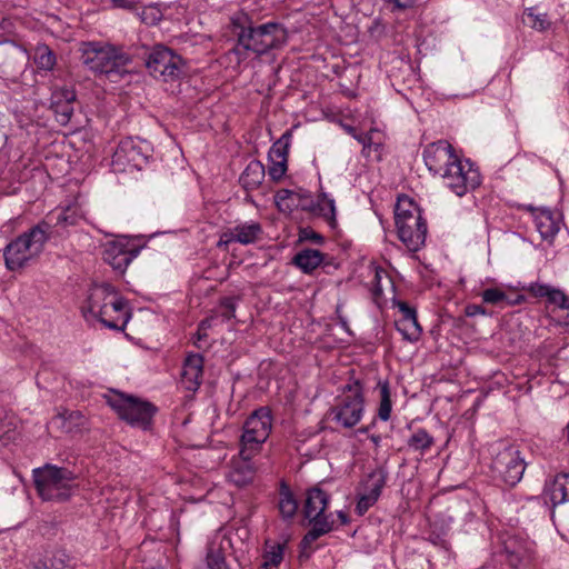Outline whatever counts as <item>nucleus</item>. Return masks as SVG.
<instances>
[{"label": "nucleus", "mask_w": 569, "mask_h": 569, "mask_svg": "<svg viewBox=\"0 0 569 569\" xmlns=\"http://www.w3.org/2000/svg\"><path fill=\"white\" fill-rule=\"evenodd\" d=\"M182 66L181 58L164 47H157L144 63L153 78L164 82L178 79L182 73Z\"/></svg>", "instance_id": "obj_11"}, {"label": "nucleus", "mask_w": 569, "mask_h": 569, "mask_svg": "<svg viewBox=\"0 0 569 569\" xmlns=\"http://www.w3.org/2000/svg\"><path fill=\"white\" fill-rule=\"evenodd\" d=\"M74 421L76 426L82 425L83 416L79 411H64L62 413H59L54 419L53 422L60 423L62 428L66 429V431H71V426H67V422L71 423Z\"/></svg>", "instance_id": "obj_41"}, {"label": "nucleus", "mask_w": 569, "mask_h": 569, "mask_svg": "<svg viewBox=\"0 0 569 569\" xmlns=\"http://www.w3.org/2000/svg\"><path fill=\"white\" fill-rule=\"evenodd\" d=\"M466 313L469 317H475V316H478V315H485L486 311H485L483 307H481L479 305H470V306L467 307Z\"/></svg>", "instance_id": "obj_54"}, {"label": "nucleus", "mask_w": 569, "mask_h": 569, "mask_svg": "<svg viewBox=\"0 0 569 569\" xmlns=\"http://www.w3.org/2000/svg\"><path fill=\"white\" fill-rule=\"evenodd\" d=\"M271 166L269 167L268 173L270 178L274 181L280 180L287 171V161L281 160H270Z\"/></svg>", "instance_id": "obj_45"}, {"label": "nucleus", "mask_w": 569, "mask_h": 569, "mask_svg": "<svg viewBox=\"0 0 569 569\" xmlns=\"http://www.w3.org/2000/svg\"><path fill=\"white\" fill-rule=\"evenodd\" d=\"M542 496L553 507L569 501V473H559L546 481Z\"/></svg>", "instance_id": "obj_20"}, {"label": "nucleus", "mask_w": 569, "mask_h": 569, "mask_svg": "<svg viewBox=\"0 0 569 569\" xmlns=\"http://www.w3.org/2000/svg\"><path fill=\"white\" fill-rule=\"evenodd\" d=\"M380 402L378 408V417L382 421H388L392 411L391 391L388 381H379Z\"/></svg>", "instance_id": "obj_32"}, {"label": "nucleus", "mask_w": 569, "mask_h": 569, "mask_svg": "<svg viewBox=\"0 0 569 569\" xmlns=\"http://www.w3.org/2000/svg\"><path fill=\"white\" fill-rule=\"evenodd\" d=\"M425 164L433 174H440L447 188L458 197L481 183L480 173L469 162L463 163L446 140L431 142L422 152Z\"/></svg>", "instance_id": "obj_1"}, {"label": "nucleus", "mask_w": 569, "mask_h": 569, "mask_svg": "<svg viewBox=\"0 0 569 569\" xmlns=\"http://www.w3.org/2000/svg\"><path fill=\"white\" fill-rule=\"evenodd\" d=\"M82 218L80 207L77 203H71L50 211L37 226L44 231L46 237L49 239L51 233H58L60 230L76 226Z\"/></svg>", "instance_id": "obj_14"}, {"label": "nucleus", "mask_w": 569, "mask_h": 569, "mask_svg": "<svg viewBox=\"0 0 569 569\" xmlns=\"http://www.w3.org/2000/svg\"><path fill=\"white\" fill-rule=\"evenodd\" d=\"M47 241L44 231L36 224L6 247V267L11 271L24 267L28 261L42 252Z\"/></svg>", "instance_id": "obj_6"}, {"label": "nucleus", "mask_w": 569, "mask_h": 569, "mask_svg": "<svg viewBox=\"0 0 569 569\" xmlns=\"http://www.w3.org/2000/svg\"><path fill=\"white\" fill-rule=\"evenodd\" d=\"M81 312L87 322H99L116 331H122L131 317L128 301L112 284L106 282L89 288Z\"/></svg>", "instance_id": "obj_2"}, {"label": "nucleus", "mask_w": 569, "mask_h": 569, "mask_svg": "<svg viewBox=\"0 0 569 569\" xmlns=\"http://www.w3.org/2000/svg\"><path fill=\"white\" fill-rule=\"evenodd\" d=\"M522 22L537 32H546L549 30L551 22L547 19L546 13H536L533 8L526 10L522 14Z\"/></svg>", "instance_id": "obj_31"}, {"label": "nucleus", "mask_w": 569, "mask_h": 569, "mask_svg": "<svg viewBox=\"0 0 569 569\" xmlns=\"http://www.w3.org/2000/svg\"><path fill=\"white\" fill-rule=\"evenodd\" d=\"M253 457L239 453V458L232 459L227 475L229 482L237 487H244L253 480L256 475V467L251 461Z\"/></svg>", "instance_id": "obj_19"}, {"label": "nucleus", "mask_w": 569, "mask_h": 569, "mask_svg": "<svg viewBox=\"0 0 569 569\" xmlns=\"http://www.w3.org/2000/svg\"><path fill=\"white\" fill-rule=\"evenodd\" d=\"M162 18L161 10L156 6L144 7V23L156 24Z\"/></svg>", "instance_id": "obj_46"}, {"label": "nucleus", "mask_w": 569, "mask_h": 569, "mask_svg": "<svg viewBox=\"0 0 569 569\" xmlns=\"http://www.w3.org/2000/svg\"><path fill=\"white\" fill-rule=\"evenodd\" d=\"M563 302H555L552 318L561 326H569V297L565 295Z\"/></svg>", "instance_id": "obj_40"}, {"label": "nucleus", "mask_w": 569, "mask_h": 569, "mask_svg": "<svg viewBox=\"0 0 569 569\" xmlns=\"http://www.w3.org/2000/svg\"><path fill=\"white\" fill-rule=\"evenodd\" d=\"M139 252V244L127 237H119L104 243L102 257L114 270L123 272Z\"/></svg>", "instance_id": "obj_12"}, {"label": "nucleus", "mask_w": 569, "mask_h": 569, "mask_svg": "<svg viewBox=\"0 0 569 569\" xmlns=\"http://www.w3.org/2000/svg\"><path fill=\"white\" fill-rule=\"evenodd\" d=\"M369 429H370V427L367 426V427L360 428L359 431L362 432V433H367L369 431Z\"/></svg>", "instance_id": "obj_61"}, {"label": "nucleus", "mask_w": 569, "mask_h": 569, "mask_svg": "<svg viewBox=\"0 0 569 569\" xmlns=\"http://www.w3.org/2000/svg\"><path fill=\"white\" fill-rule=\"evenodd\" d=\"M103 397L120 419L132 426L140 425L142 421V401L140 399L117 390H110Z\"/></svg>", "instance_id": "obj_15"}, {"label": "nucleus", "mask_w": 569, "mask_h": 569, "mask_svg": "<svg viewBox=\"0 0 569 569\" xmlns=\"http://www.w3.org/2000/svg\"><path fill=\"white\" fill-rule=\"evenodd\" d=\"M293 196V192L287 189H282L276 194V202L280 210H289L290 206L287 203V200Z\"/></svg>", "instance_id": "obj_47"}, {"label": "nucleus", "mask_w": 569, "mask_h": 569, "mask_svg": "<svg viewBox=\"0 0 569 569\" xmlns=\"http://www.w3.org/2000/svg\"><path fill=\"white\" fill-rule=\"evenodd\" d=\"M317 206L319 213L329 222L332 228L336 227L337 220L335 200L329 198L326 193H322L318 198Z\"/></svg>", "instance_id": "obj_36"}, {"label": "nucleus", "mask_w": 569, "mask_h": 569, "mask_svg": "<svg viewBox=\"0 0 569 569\" xmlns=\"http://www.w3.org/2000/svg\"><path fill=\"white\" fill-rule=\"evenodd\" d=\"M130 61L126 53L110 44L98 41L83 43L82 62L98 73H121L122 68Z\"/></svg>", "instance_id": "obj_7"}, {"label": "nucleus", "mask_w": 569, "mask_h": 569, "mask_svg": "<svg viewBox=\"0 0 569 569\" xmlns=\"http://www.w3.org/2000/svg\"><path fill=\"white\" fill-rule=\"evenodd\" d=\"M365 399L362 387L359 381L348 383L342 388V395L338 402L331 408L332 420L343 428L355 427L362 418Z\"/></svg>", "instance_id": "obj_9"}, {"label": "nucleus", "mask_w": 569, "mask_h": 569, "mask_svg": "<svg viewBox=\"0 0 569 569\" xmlns=\"http://www.w3.org/2000/svg\"><path fill=\"white\" fill-rule=\"evenodd\" d=\"M264 178V167L260 161L252 160L240 176V183L246 190L257 189Z\"/></svg>", "instance_id": "obj_25"}, {"label": "nucleus", "mask_w": 569, "mask_h": 569, "mask_svg": "<svg viewBox=\"0 0 569 569\" xmlns=\"http://www.w3.org/2000/svg\"><path fill=\"white\" fill-rule=\"evenodd\" d=\"M291 132L286 131L270 148L269 160L287 161L288 150L291 142Z\"/></svg>", "instance_id": "obj_34"}, {"label": "nucleus", "mask_w": 569, "mask_h": 569, "mask_svg": "<svg viewBox=\"0 0 569 569\" xmlns=\"http://www.w3.org/2000/svg\"><path fill=\"white\" fill-rule=\"evenodd\" d=\"M199 569H229L221 543H209L204 565Z\"/></svg>", "instance_id": "obj_29"}, {"label": "nucleus", "mask_w": 569, "mask_h": 569, "mask_svg": "<svg viewBox=\"0 0 569 569\" xmlns=\"http://www.w3.org/2000/svg\"><path fill=\"white\" fill-rule=\"evenodd\" d=\"M34 63L39 69L49 71L56 64V56L52 50L49 49L48 46H38L34 51L33 57Z\"/></svg>", "instance_id": "obj_35"}, {"label": "nucleus", "mask_w": 569, "mask_h": 569, "mask_svg": "<svg viewBox=\"0 0 569 569\" xmlns=\"http://www.w3.org/2000/svg\"><path fill=\"white\" fill-rule=\"evenodd\" d=\"M521 208L532 213L536 228L541 238L548 242H552L560 230L559 217L548 208H535L531 204H523Z\"/></svg>", "instance_id": "obj_17"}, {"label": "nucleus", "mask_w": 569, "mask_h": 569, "mask_svg": "<svg viewBox=\"0 0 569 569\" xmlns=\"http://www.w3.org/2000/svg\"><path fill=\"white\" fill-rule=\"evenodd\" d=\"M231 229L237 242L241 244L254 243L262 233L261 224L254 221L240 223Z\"/></svg>", "instance_id": "obj_26"}, {"label": "nucleus", "mask_w": 569, "mask_h": 569, "mask_svg": "<svg viewBox=\"0 0 569 569\" xmlns=\"http://www.w3.org/2000/svg\"><path fill=\"white\" fill-rule=\"evenodd\" d=\"M140 0H111V7L116 9H123L134 11L138 8Z\"/></svg>", "instance_id": "obj_48"}, {"label": "nucleus", "mask_w": 569, "mask_h": 569, "mask_svg": "<svg viewBox=\"0 0 569 569\" xmlns=\"http://www.w3.org/2000/svg\"><path fill=\"white\" fill-rule=\"evenodd\" d=\"M231 242H237L236 238H234V234L232 232V229H229L228 231H226L224 233H222V236L220 237V240L218 241L217 246L219 248L223 247V246H228L229 243Z\"/></svg>", "instance_id": "obj_52"}, {"label": "nucleus", "mask_w": 569, "mask_h": 569, "mask_svg": "<svg viewBox=\"0 0 569 569\" xmlns=\"http://www.w3.org/2000/svg\"><path fill=\"white\" fill-rule=\"evenodd\" d=\"M272 567H263V565L261 566V569H271Z\"/></svg>", "instance_id": "obj_62"}, {"label": "nucleus", "mask_w": 569, "mask_h": 569, "mask_svg": "<svg viewBox=\"0 0 569 569\" xmlns=\"http://www.w3.org/2000/svg\"><path fill=\"white\" fill-rule=\"evenodd\" d=\"M346 131H347V132H348L352 138H355L358 142H359L360 137L366 136V133H359V132L357 131V129H356V128L350 127V126L346 127Z\"/></svg>", "instance_id": "obj_57"}, {"label": "nucleus", "mask_w": 569, "mask_h": 569, "mask_svg": "<svg viewBox=\"0 0 569 569\" xmlns=\"http://www.w3.org/2000/svg\"><path fill=\"white\" fill-rule=\"evenodd\" d=\"M386 481L387 472L383 469H377L361 482L356 506V512L359 516H363L378 501Z\"/></svg>", "instance_id": "obj_13"}, {"label": "nucleus", "mask_w": 569, "mask_h": 569, "mask_svg": "<svg viewBox=\"0 0 569 569\" xmlns=\"http://www.w3.org/2000/svg\"><path fill=\"white\" fill-rule=\"evenodd\" d=\"M272 428V417L268 408L254 410L246 420L240 438V455L256 456L268 439Z\"/></svg>", "instance_id": "obj_8"}, {"label": "nucleus", "mask_w": 569, "mask_h": 569, "mask_svg": "<svg viewBox=\"0 0 569 569\" xmlns=\"http://www.w3.org/2000/svg\"><path fill=\"white\" fill-rule=\"evenodd\" d=\"M158 409L149 401H144V431L150 429V419L157 413Z\"/></svg>", "instance_id": "obj_51"}, {"label": "nucleus", "mask_w": 569, "mask_h": 569, "mask_svg": "<svg viewBox=\"0 0 569 569\" xmlns=\"http://www.w3.org/2000/svg\"><path fill=\"white\" fill-rule=\"evenodd\" d=\"M395 223L400 241L410 250L418 251L427 237V222L418 204L408 196L398 197Z\"/></svg>", "instance_id": "obj_3"}, {"label": "nucleus", "mask_w": 569, "mask_h": 569, "mask_svg": "<svg viewBox=\"0 0 569 569\" xmlns=\"http://www.w3.org/2000/svg\"><path fill=\"white\" fill-rule=\"evenodd\" d=\"M279 511L283 519H292L298 510V502L290 488L282 482L279 490Z\"/></svg>", "instance_id": "obj_28"}, {"label": "nucleus", "mask_w": 569, "mask_h": 569, "mask_svg": "<svg viewBox=\"0 0 569 569\" xmlns=\"http://www.w3.org/2000/svg\"><path fill=\"white\" fill-rule=\"evenodd\" d=\"M274 46V41L266 42L261 38H237L233 50L239 57L247 58L249 52L260 56Z\"/></svg>", "instance_id": "obj_22"}, {"label": "nucleus", "mask_w": 569, "mask_h": 569, "mask_svg": "<svg viewBox=\"0 0 569 569\" xmlns=\"http://www.w3.org/2000/svg\"><path fill=\"white\" fill-rule=\"evenodd\" d=\"M36 569H73L70 559L63 551L56 552L49 560V563H43L42 568Z\"/></svg>", "instance_id": "obj_42"}, {"label": "nucleus", "mask_w": 569, "mask_h": 569, "mask_svg": "<svg viewBox=\"0 0 569 569\" xmlns=\"http://www.w3.org/2000/svg\"><path fill=\"white\" fill-rule=\"evenodd\" d=\"M203 357L199 353L190 355L183 363L182 380L188 390H197L202 381Z\"/></svg>", "instance_id": "obj_21"}, {"label": "nucleus", "mask_w": 569, "mask_h": 569, "mask_svg": "<svg viewBox=\"0 0 569 569\" xmlns=\"http://www.w3.org/2000/svg\"><path fill=\"white\" fill-rule=\"evenodd\" d=\"M397 307L401 313L399 319H417L416 309L410 307L407 302L398 301Z\"/></svg>", "instance_id": "obj_49"}, {"label": "nucleus", "mask_w": 569, "mask_h": 569, "mask_svg": "<svg viewBox=\"0 0 569 569\" xmlns=\"http://www.w3.org/2000/svg\"><path fill=\"white\" fill-rule=\"evenodd\" d=\"M233 36H270L286 33V30L274 22H268L254 28L249 16L244 12H237L230 21Z\"/></svg>", "instance_id": "obj_16"}, {"label": "nucleus", "mask_w": 569, "mask_h": 569, "mask_svg": "<svg viewBox=\"0 0 569 569\" xmlns=\"http://www.w3.org/2000/svg\"><path fill=\"white\" fill-rule=\"evenodd\" d=\"M73 103L74 101H66L61 104L50 107L56 114V120L66 126L69 123L72 114H73Z\"/></svg>", "instance_id": "obj_39"}, {"label": "nucleus", "mask_w": 569, "mask_h": 569, "mask_svg": "<svg viewBox=\"0 0 569 569\" xmlns=\"http://www.w3.org/2000/svg\"><path fill=\"white\" fill-rule=\"evenodd\" d=\"M507 562L513 569H526L532 560L531 543L518 538H510L505 542Z\"/></svg>", "instance_id": "obj_18"}, {"label": "nucleus", "mask_w": 569, "mask_h": 569, "mask_svg": "<svg viewBox=\"0 0 569 569\" xmlns=\"http://www.w3.org/2000/svg\"><path fill=\"white\" fill-rule=\"evenodd\" d=\"M329 499L330 496L319 487H313L307 491L303 515L312 528L303 536L300 542L303 550L311 548L317 539L333 529L332 513H326Z\"/></svg>", "instance_id": "obj_4"}, {"label": "nucleus", "mask_w": 569, "mask_h": 569, "mask_svg": "<svg viewBox=\"0 0 569 569\" xmlns=\"http://www.w3.org/2000/svg\"><path fill=\"white\" fill-rule=\"evenodd\" d=\"M338 518L340 519L342 525H346L349 522L348 515L345 511H338L337 512Z\"/></svg>", "instance_id": "obj_58"}, {"label": "nucleus", "mask_w": 569, "mask_h": 569, "mask_svg": "<svg viewBox=\"0 0 569 569\" xmlns=\"http://www.w3.org/2000/svg\"><path fill=\"white\" fill-rule=\"evenodd\" d=\"M369 439L373 442L376 447H378L381 441V437L379 435H371L369 436Z\"/></svg>", "instance_id": "obj_59"}, {"label": "nucleus", "mask_w": 569, "mask_h": 569, "mask_svg": "<svg viewBox=\"0 0 569 569\" xmlns=\"http://www.w3.org/2000/svg\"><path fill=\"white\" fill-rule=\"evenodd\" d=\"M433 443V437L423 428L417 429L407 441L410 449L421 452L429 450Z\"/></svg>", "instance_id": "obj_33"}, {"label": "nucleus", "mask_w": 569, "mask_h": 569, "mask_svg": "<svg viewBox=\"0 0 569 569\" xmlns=\"http://www.w3.org/2000/svg\"><path fill=\"white\" fill-rule=\"evenodd\" d=\"M220 308L222 311L219 317H221L222 321H229L230 319L236 317V299L231 297L223 298L220 301Z\"/></svg>", "instance_id": "obj_44"}, {"label": "nucleus", "mask_w": 569, "mask_h": 569, "mask_svg": "<svg viewBox=\"0 0 569 569\" xmlns=\"http://www.w3.org/2000/svg\"><path fill=\"white\" fill-rule=\"evenodd\" d=\"M50 107L61 104L66 101H76V92L72 88H54L51 93Z\"/></svg>", "instance_id": "obj_38"}, {"label": "nucleus", "mask_w": 569, "mask_h": 569, "mask_svg": "<svg viewBox=\"0 0 569 569\" xmlns=\"http://www.w3.org/2000/svg\"><path fill=\"white\" fill-rule=\"evenodd\" d=\"M396 328L403 339L410 342L418 341L422 333L418 319H398L396 320Z\"/></svg>", "instance_id": "obj_30"}, {"label": "nucleus", "mask_w": 569, "mask_h": 569, "mask_svg": "<svg viewBox=\"0 0 569 569\" xmlns=\"http://www.w3.org/2000/svg\"><path fill=\"white\" fill-rule=\"evenodd\" d=\"M491 469L498 480L515 487L522 479L526 463L516 447L507 446L496 453Z\"/></svg>", "instance_id": "obj_10"}, {"label": "nucleus", "mask_w": 569, "mask_h": 569, "mask_svg": "<svg viewBox=\"0 0 569 569\" xmlns=\"http://www.w3.org/2000/svg\"><path fill=\"white\" fill-rule=\"evenodd\" d=\"M76 476L67 468L46 465L33 469V481L39 496L48 501H64L76 488Z\"/></svg>", "instance_id": "obj_5"}, {"label": "nucleus", "mask_w": 569, "mask_h": 569, "mask_svg": "<svg viewBox=\"0 0 569 569\" xmlns=\"http://www.w3.org/2000/svg\"><path fill=\"white\" fill-rule=\"evenodd\" d=\"M325 259V254L317 249H302L295 254L292 263L305 273H311Z\"/></svg>", "instance_id": "obj_23"}, {"label": "nucleus", "mask_w": 569, "mask_h": 569, "mask_svg": "<svg viewBox=\"0 0 569 569\" xmlns=\"http://www.w3.org/2000/svg\"><path fill=\"white\" fill-rule=\"evenodd\" d=\"M207 338V331L200 332L199 329L197 330V339L202 340Z\"/></svg>", "instance_id": "obj_60"}, {"label": "nucleus", "mask_w": 569, "mask_h": 569, "mask_svg": "<svg viewBox=\"0 0 569 569\" xmlns=\"http://www.w3.org/2000/svg\"><path fill=\"white\" fill-rule=\"evenodd\" d=\"M359 143L362 144V156L366 158L373 157L376 160H381L383 142L380 138V132L377 129H371L366 136L360 137Z\"/></svg>", "instance_id": "obj_24"}, {"label": "nucleus", "mask_w": 569, "mask_h": 569, "mask_svg": "<svg viewBox=\"0 0 569 569\" xmlns=\"http://www.w3.org/2000/svg\"><path fill=\"white\" fill-rule=\"evenodd\" d=\"M481 297L483 302L489 305H506V300L508 299V296L498 288H488L483 290Z\"/></svg>", "instance_id": "obj_43"}, {"label": "nucleus", "mask_w": 569, "mask_h": 569, "mask_svg": "<svg viewBox=\"0 0 569 569\" xmlns=\"http://www.w3.org/2000/svg\"><path fill=\"white\" fill-rule=\"evenodd\" d=\"M525 297L522 295H517L513 299L509 298L506 300L507 306H517L525 301Z\"/></svg>", "instance_id": "obj_56"}, {"label": "nucleus", "mask_w": 569, "mask_h": 569, "mask_svg": "<svg viewBox=\"0 0 569 569\" xmlns=\"http://www.w3.org/2000/svg\"><path fill=\"white\" fill-rule=\"evenodd\" d=\"M528 291L532 297L536 298H547L548 301L553 305L555 302H563L565 293L556 288H552L549 284L532 282L528 287L523 288Z\"/></svg>", "instance_id": "obj_27"}, {"label": "nucleus", "mask_w": 569, "mask_h": 569, "mask_svg": "<svg viewBox=\"0 0 569 569\" xmlns=\"http://www.w3.org/2000/svg\"><path fill=\"white\" fill-rule=\"evenodd\" d=\"M380 280H381V274H380V271L378 269H376L375 271V287H373V295L375 296H380L382 293V288L380 286Z\"/></svg>", "instance_id": "obj_55"}, {"label": "nucleus", "mask_w": 569, "mask_h": 569, "mask_svg": "<svg viewBox=\"0 0 569 569\" xmlns=\"http://www.w3.org/2000/svg\"><path fill=\"white\" fill-rule=\"evenodd\" d=\"M300 240H307L315 243H321L323 241V237L316 232L310 228L301 229L300 231Z\"/></svg>", "instance_id": "obj_50"}, {"label": "nucleus", "mask_w": 569, "mask_h": 569, "mask_svg": "<svg viewBox=\"0 0 569 569\" xmlns=\"http://www.w3.org/2000/svg\"><path fill=\"white\" fill-rule=\"evenodd\" d=\"M217 318L218 316L212 315L201 320L200 323L198 325L199 331H208V329H210L213 326V322Z\"/></svg>", "instance_id": "obj_53"}, {"label": "nucleus", "mask_w": 569, "mask_h": 569, "mask_svg": "<svg viewBox=\"0 0 569 569\" xmlns=\"http://www.w3.org/2000/svg\"><path fill=\"white\" fill-rule=\"evenodd\" d=\"M283 559V545L276 543L263 555V567H278Z\"/></svg>", "instance_id": "obj_37"}]
</instances>
